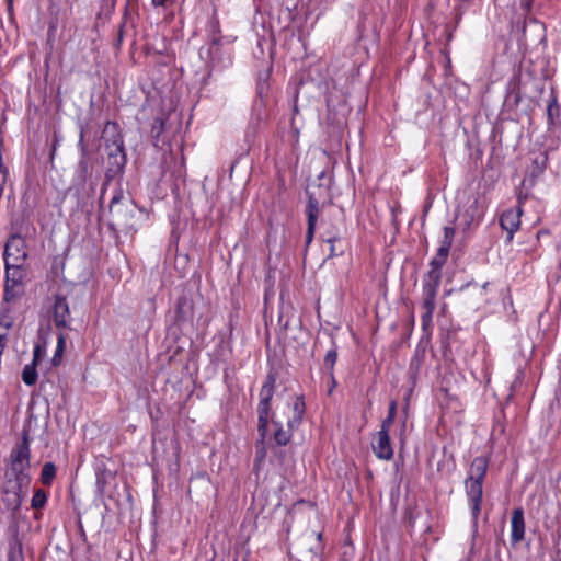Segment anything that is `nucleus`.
I'll return each instance as SVG.
<instances>
[{
  "instance_id": "obj_31",
  "label": "nucleus",
  "mask_w": 561,
  "mask_h": 561,
  "mask_svg": "<svg viewBox=\"0 0 561 561\" xmlns=\"http://www.w3.org/2000/svg\"><path fill=\"white\" fill-rule=\"evenodd\" d=\"M321 537H322V535L319 533V534L317 535L318 540H321Z\"/></svg>"
},
{
  "instance_id": "obj_21",
  "label": "nucleus",
  "mask_w": 561,
  "mask_h": 561,
  "mask_svg": "<svg viewBox=\"0 0 561 561\" xmlns=\"http://www.w3.org/2000/svg\"><path fill=\"white\" fill-rule=\"evenodd\" d=\"M340 240H341L340 233H334V234L329 233L327 237H324V241L330 245V255H336V250H335L334 243Z\"/></svg>"
},
{
  "instance_id": "obj_25",
  "label": "nucleus",
  "mask_w": 561,
  "mask_h": 561,
  "mask_svg": "<svg viewBox=\"0 0 561 561\" xmlns=\"http://www.w3.org/2000/svg\"><path fill=\"white\" fill-rule=\"evenodd\" d=\"M175 2V0H151V3L154 8H168L172 5Z\"/></svg>"
},
{
  "instance_id": "obj_9",
  "label": "nucleus",
  "mask_w": 561,
  "mask_h": 561,
  "mask_svg": "<svg viewBox=\"0 0 561 561\" xmlns=\"http://www.w3.org/2000/svg\"><path fill=\"white\" fill-rule=\"evenodd\" d=\"M103 139L108 147H112L110 154L114 156L123 152V139L118 133V126L115 123L108 122L103 130Z\"/></svg>"
},
{
  "instance_id": "obj_11",
  "label": "nucleus",
  "mask_w": 561,
  "mask_h": 561,
  "mask_svg": "<svg viewBox=\"0 0 561 561\" xmlns=\"http://www.w3.org/2000/svg\"><path fill=\"white\" fill-rule=\"evenodd\" d=\"M525 536V520L524 512L522 508H515L511 519V539L512 542L517 543L524 539Z\"/></svg>"
},
{
  "instance_id": "obj_7",
  "label": "nucleus",
  "mask_w": 561,
  "mask_h": 561,
  "mask_svg": "<svg viewBox=\"0 0 561 561\" xmlns=\"http://www.w3.org/2000/svg\"><path fill=\"white\" fill-rule=\"evenodd\" d=\"M523 209L520 205L505 210L500 218L501 227L507 231L508 240L513 239V234L519 229Z\"/></svg>"
},
{
  "instance_id": "obj_19",
  "label": "nucleus",
  "mask_w": 561,
  "mask_h": 561,
  "mask_svg": "<svg viewBox=\"0 0 561 561\" xmlns=\"http://www.w3.org/2000/svg\"><path fill=\"white\" fill-rule=\"evenodd\" d=\"M423 308L428 313H433L435 309V289L431 287L427 291V296L423 301Z\"/></svg>"
},
{
  "instance_id": "obj_1",
  "label": "nucleus",
  "mask_w": 561,
  "mask_h": 561,
  "mask_svg": "<svg viewBox=\"0 0 561 561\" xmlns=\"http://www.w3.org/2000/svg\"><path fill=\"white\" fill-rule=\"evenodd\" d=\"M488 469V459L485 457H476L470 466L469 476L466 480V491L468 503L471 511L473 525L480 514L482 502V482Z\"/></svg>"
},
{
  "instance_id": "obj_5",
  "label": "nucleus",
  "mask_w": 561,
  "mask_h": 561,
  "mask_svg": "<svg viewBox=\"0 0 561 561\" xmlns=\"http://www.w3.org/2000/svg\"><path fill=\"white\" fill-rule=\"evenodd\" d=\"M23 265L10 266L5 264L7 279L4 300L11 301L22 293Z\"/></svg>"
},
{
  "instance_id": "obj_17",
  "label": "nucleus",
  "mask_w": 561,
  "mask_h": 561,
  "mask_svg": "<svg viewBox=\"0 0 561 561\" xmlns=\"http://www.w3.org/2000/svg\"><path fill=\"white\" fill-rule=\"evenodd\" d=\"M56 474V468L51 462L44 465L42 470V482L46 485L50 484Z\"/></svg>"
},
{
  "instance_id": "obj_22",
  "label": "nucleus",
  "mask_w": 561,
  "mask_h": 561,
  "mask_svg": "<svg viewBox=\"0 0 561 561\" xmlns=\"http://www.w3.org/2000/svg\"><path fill=\"white\" fill-rule=\"evenodd\" d=\"M65 345H66L65 336L64 335H59L58 336V341H57L56 352H55L54 359H53L55 364L61 357V354L64 352Z\"/></svg>"
},
{
  "instance_id": "obj_4",
  "label": "nucleus",
  "mask_w": 561,
  "mask_h": 561,
  "mask_svg": "<svg viewBox=\"0 0 561 561\" xmlns=\"http://www.w3.org/2000/svg\"><path fill=\"white\" fill-rule=\"evenodd\" d=\"M27 257L25 240L20 236H12L4 249V261L7 265H23Z\"/></svg>"
},
{
  "instance_id": "obj_6",
  "label": "nucleus",
  "mask_w": 561,
  "mask_h": 561,
  "mask_svg": "<svg viewBox=\"0 0 561 561\" xmlns=\"http://www.w3.org/2000/svg\"><path fill=\"white\" fill-rule=\"evenodd\" d=\"M389 432L390 430L380 427L373 439V451L381 460H390L393 457Z\"/></svg>"
},
{
  "instance_id": "obj_29",
  "label": "nucleus",
  "mask_w": 561,
  "mask_h": 561,
  "mask_svg": "<svg viewBox=\"0 0 561 561\" xmlns=\"http://www.w3.org/2000/svg\"><path fill=\"white\" fill-rule=\"evenodd\" d=\"M14 504H15V506H19V505H20V501H19V499H18V497L15 499Z\"/></svg>"
},
{
  "instance_id": "obj_28",
  "label": "nucleus",
  "mask_w": 561,
  "mask_h": 561,
  "mask_svg": "<svg viewBox=\"0 0 561 561\" xmlns=\"http://www.w3.org/2000/svg\"><path fill=\"white\" fill-rule=\"evenodd\" d=\"M445 262V257H442L440 255L436 254V256L432 260V265L438 268L443 266Z\"/></svg>"
},
{
  "instance_id": "obj_14",
  "label": "nucleus",
  "mask_w": 561,
  "mask_h": 561,
  "mask_svg": "<svg viewBox=\"0 0 561 561\" xmlns=\"http://www.w3.org/2000/svg\"><path fill=\"white\" fill-rule=\"evenodd\" d=\"M293 416L288 420L287 425L291 430L298 425L305 413V402L301 398H296L293 403Z\"/></svg>"
},
{
  "instance_id": "obj_3",
  "label": "nucleus",
  "mask_w": 561,
  "mask_h": 561,
  "mask_svg": "<svg viewBox=\"0 0 561 561\" xmlns=\"http://www.w3.org/2000/svg\"><path fill=\"white\" fill-rule=\"evenodd\" d=\"M11 470L16 474V479L22 483L27 481V470L30 468V448L27 439L18 445L10 455Z\"/></svg>"
},
{
  "instance_id": "obj_16",
  "label": "nucleus",
  "mask_w": 561,
  "mask_h": 561,
  "mask_svg": "<svg viewBox=\"0 0 561 561\" xmlns=\"http://www.w3.org/2000/svg\"><path fill=\"white\" fill-rule=\"evenodd\" d=\"M273 425L275 427L274 439L278 445H286L290 439L289 431L284 430L277 420H273Z\"/></svg>"
},
{
  "instance_id": "obj_18",
  "label": "nucleus",
  "mask_w": 561,
  "mask_h": 561,
  "mask_svg": "<svg viewBox=\"0 0 561 561\" xmlns=\"http://www.w3.org/2000/svg\"><path fill=\"white\" fill-rule=\"evenodd\" d=\"M396 412H397V402L391 401L389 404L388 416L382 421L381 426H380L381 428L390 430V427L393 424L394 419H396Z\"/></svg>"
},
{
  "instance_id": "obj_13",
  "label": "nucleus",
  "mask_w": 561,
  "mask_h": 561,
  "mask_svg": "<svg viewBox=\"0 0 561 561\" xmlns=\"http://www.w3.org/2000/svg\"><path fill=\"white\" fill-rule=\"evenodd\" d=\"M39 353H41V350L39 347L37 346L35 350H34V356H33V360L31 364H27L24 366L23 368V371H22V380L25 385L27 386H33L36 383L37 381V371H36V366H37V363L39 360Z\"/></svg>"
},
{
  "instance_id": "obj_24",
  "label": "nucleus",
  "mask_w": 561,
  "mask_h": 561,
  "mask_svg": "<svg viewBox=\"0 0 561 561\" xmlns=\"http://www.w3.org/2000/svg\"><path fill=\"white\" fill-rule=\"evenodd\" d=\"M455 237V229L453 227H445L444 228V238L443 243L447 245H451Z\"/></svg>"
},
{
  "instance_id": "obj_30",
  "label": "nucleus",
  "mask_w": 561,
  "mask_h": 561,
  "mask_svg": "<svg viewBox=\"0 0 561 561\" xmlns=\"http://www.w3.org/2000/svg\"><path fill=\"white\" fill-rule=\"evenodd\" d=\"M259 93L262 94L263 93V85L260 87L259 89Z\"/></svg>"
},
{
  "instance_id": "obj_15",
  "label": "nucleus",
  "mask_w": 561,
  "mask_h": 561,
  "mask_svg": "<svg viewBox=\"0 0 561 561\" xmlns=\"http://www.w3.org/2000/svg\"><path fill=\"white\" fill-rule=\"evenodd\" d=\"M12 327V319L7 313L0 316V350L7 345V333Z\"/></svg>"
},
{
  "instance_id": "obj_20",
  "label": "nucleus",
  "mask_w": 561,
  "mask_h": 561,
  "mask_svg": "<svg viewBox=\"0 0 561 561\" xmlns=\"http://www.w3.org/2000/svg\"><path fill=\"white\" fill-rule=\"evenodd\" d=\"M47 501L46 493L43 490H37L32 497V507L42 508Z\"/></svg>"
},
{
  "instance_id": "obj_23",
  "label": "nucleus",
  "mask_w": 561,
  "mask_h": 561,
  "mask_svg": "<svg viewBox=\"0 0 561 561\" xmlns=\"http://www.w3.org/2000/svg\"><path fill=\"white\" fill-rule=\"evenodd\" d=\"M336 358H337V353L335 350H330L325 357H324V364L325 366L329 368V369H333L334 367V364L336 362Z\"/></svg>"
},
{
  "instance_id": "obj_2",
  "label": "nucleus",
  "mask_w": 561,
  "mask_h": 561,
  "mask_svg": "<svg viewBox=\"0 0 561 561\" xmlns=\"http://www.w3.org/2000/svg\"><path fill=\"white\" fill-rule=\"evenodd\" d=\"M274 377L267 376L260 391V402L257 405V430L262 439H265L268 432L270 403L274 394Z\"/></svg>"
},
{
  "instance_id": "obj_10",
  "label": "nucleus",
  "mask_w": 561,
  "mask_h": 561,
  "mask_svg": "<svg viewBox=\"0 0 561 561\" xmlns=\"http://www.w3.org/2000/svg\"><path fill=\"white\" fill-rule=\"evenodd\" d=\"M54 322L59 328H68L70 324V310L66 298L56 296L54 302Z\"/></svg>"
},
{
  "instance_id": "obj_26",
  "label": "nucleus",
  "mask_w": 561,
  "mask_h": 561,
  "mask_svg": "<svg viewBox=\"0 0 561 561\" xmlns=\"http://www.w3.org/2000/svg\"><path fill=\"white\" fill-rule=\"evenodd\" d=\"M450 248H451V245H447V244L442 242V244H440V247L438 249L437 254L440 255L442 257H445L447 260V256H448Z\"/></svg>"
},
{
  "instance_id": "obj_8",
  "label": "nucleus",
  "mask_w": 561,
  "mask_h": 561,
  "mask_svg": "<svg viewBox=\"0 0 561 561\" xmlns=\"http://www.w3.org/2000/svg\"><path fill=\"white\" fill-rule=\"evenodd\" d=\"M110 213L113 219L118 225H125L131 217V209L129 203H123L122 195H115L111 199Z\"/></svg>"
},
{
  "instance_id": "obj_12",
  "label": "nucleus",
  "mask_w": 561,
  "mask_h": 561,
  "mask_svg": "<svg viewBox=\"0 0 561 561\" xmlns=\"http://www.w3.org/2000/svg\"><path fill=\"white\" fill-rule=\"evenodd\" d=\"M319 215V203L314 197H310L307 208L308 228L306 233V242L309 244L314 236L316 224Z\"/></svg>"
},
{
  "instance_id": "obj_27",
  "label": "nucleus",
  "mask_w": 561,
  "mask_h": 561,
  "mask_svg": "<svg viewBox=\"0 0 561 561\" xmlns=\"http://www.w3.org/2000/svg\"><path fill=\"white\" fill-rule=\"evenodd\" d=\"M433 313H428V311H425L422 316V323L423 328L427 329L431 325Z\"/></svg>"
}]
</instances>
